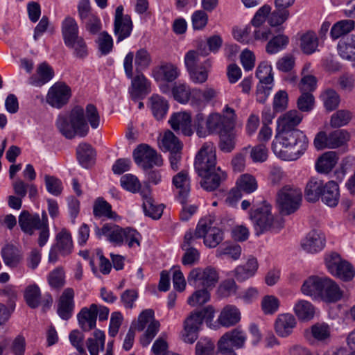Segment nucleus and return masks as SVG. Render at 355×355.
<instances>
[{
	"label": "nucleus",
	"mask_w": 355,
	"mask_h": 355,
	"mask_svg": "<svg viewBox=\"0 0 355 355\" xmlns=\"http://www.w3.org/2000/svg\"><path fill=\"white\" fill-rule=\"evenodd\" d=\"M1 255L4 263L10 268H15L21 260V254L17 247L7 244L2 248Z\"/></svg>",
	"instance_id": "nucleus-30"
},
{
	"label": "nucleus",
	"mask_w": 355,
	"mask_h": 355,
	"mask_svg": "<svg viewBox=\"0 0 355 355\" xmlns=\"http://www.w3.org/2000/svg\"><path fill=\"white\" fill-rule=\"evenodd\" d=\"M241 319L239 309L234 305L225 306L220 312L218 318L219 323L226 327L236 324Z\"/></svg>",
	"instance_id": "nucleus-29"
},
{
	"label": "nucleus",
	"mask_w": 355,
	"mask_h": 355,
	"mask_svg": "<svg viewBox=\"0 0 355 355\" xmlns=\"http://www.w3.org/2000/svg\"><path fill=\"white\" fill-rule=\"evenodd\" d=\"M352 119V113L346 110H340L334 113L331 117L330 125L340 128L347 125Z\"/></svg>",
	"instance_id": "nucleus-57"
},
{
	"label": "nucleus",
	"mask_w": 355,
	"mask_h": 355,
	"mask_svg": "<svg viewBox=\"0 0 355 355\" xmlns=\"http://www.w3.org/2000/svg\"><path fill=\"white\" fill-rule=\"evenodd\" d=\"M132 30V22L130 16L125 15V17L119 21H114V31L119 42L128 37Z\"/></svg>",
	"instance_id": "nucleus-40"
},
{
	"label": "nucleus",
	"mask_w": 355,
	"mask_h": 355,
	"mask_svg": "<svg viewBox=\"0 0 355 355\" xmlns=\"http://www.w3.org/2000/svg\"><path fill=\"white\" fill-rule=\"evenodd\" d=\"M303 115L296 110H290L277 119V131L300 130L296 127L302 122Z\"/></svg>",
	"instance_id": "nucleus-18"
},
{
	"label": "nucleus",
	"mask_w": 355,
	"mask_h": 355,
	"mask_svg": "<svg viewBox=\"0 0 355 355\" xmlns=\"http://www.w3.org/2000/svg\"><path fill=\"white\" fill-rule=\"evenodd\" d=\"M220 141L218 147L221 151L224 153H230L234 148L236 144V133L234 127H228L220 133L218 134Z\"/></svg>",
	"instance_id": "nucleus-32"
},
{
	"label": "nucleus",
	"mask_w": 355,
	"mask_h": 355,
	"mask_svg": "<svg viewBox=\"0 0 355 355\" xmlns=\"http://www.w3.org/2000/svg\"><path fill=\"white\" fill-rule=\"evenodd\" d=\"M324 106L328 111L336 110L340 103V96L338 93L331 89L325 90L321 95Z\"/></svg>",
	"instance_id": "nucleus-53"
},
{
	"label": "nucleus",
	"mask_w": 355,
	"mask_h": 355,
	"mask_svg": "<svg viewBox=\"0 0 355 355\" xmlns=\"http://www.w3.org/2000/svg\"><path fill=\"white\" fill-rule=\"evenodd\" d=\"M321 200L323 203L330 207H336L339 202L340 192L338 184L334 181H329L325 186L321 195Z\"/></svg>",
	"instance_id": "nucleus-26"
},
{
	"label": "nucleus",
	"mask_w": 355,
	"mask_h": 355,
	"mask_svg": "<svg viewBox=\"0 0 355 355\" xmlns=\"http://www.w3.org/2000/svg\"><path fill=\"white\" fill-rule=\"evenodd\" d=\"M214 313L212 306H207L201 311L191 312L184 322L183 340L187 343H194L198 338V331L203 320L207 322H211Z\"/></svg>",
	"instance_id": "nucleus-5"
},
{
	"label": "nucleus",
	"mask_w": 355,
	"mask_h": 355,
	"mask_svg": "<svg viewBox=\"0 0 355 355\" xmlns=\"http://www.w3.org/2000/svg\"><path fill=\"white\" fill-rule=\"evenodd\" d=\"M311 334L315 340L325 342L330 338L331 329L327 324L317 323L311 327Z\"/></svg>",
	"instance_id": "nucleus-60"
},
{
	"label": "nucleus",
	"mask_w": 355,
	"mask_h": 355,
	"mask_svg": "<svg viewBox=\"0 0 355 355\" xmlns=\"http://www.w3.org/2000/svg\"><path fill=\"white\" fill-rule=\"evenodd\" d=\"M289 38L285 35L273 37L266 44V51L268 54H275L284 49L288 44Z\"/></svg>",
	"instance_id": "nucleus-50"
},
{
	"label": "nucleus",
	"mask_w": 355,
	"mask_h": 355,
	"mask_svg": "<svg viewBox=\"0 0 355 355\" xmlns=\"http://www.w3.org/2000/svg\"><path fill=\"white\" fill-rule=\"evenodd\" d=\"M246 340V335L238 329L225 333L218 340L223 343L232 345L236 348H242Z\"/></svg>",
	"instance_id": "nucleus-43"
},
{
	"label": "nucleus",
	"mask_w": 355,
	"mask_h": 355,
	"mask_svg": "<svg viewBox=\"0 0 355 355\" xmlns=\"http://www.w3.org/2000/svg\"><path fill=\"white\" fill-rule=\"evenodd\" d=\"M98 315V305L92 304L89 307H83L77 315L80 327L84 331L94 329Z\"/></svg>",
	"instance_id": "nucleus-16"
},
{
	"label": "nucleus",
	"mask_w": 355,
	"mask_h": 355,
	"mask_svg": "<svg viewBox=\"0 0 355 355\" xmlns=\"http://www.w3.org/2000/svg\"><path fill=\"white\" fill-rule=\"evenodd\" d=\"M309 68V65H306L302 71V78L299 84V87L302 92L311 93L316 89L317 80L315 77L313 75L305 74V71H308Z\"/></svg>",
	"instance_id": "nucleus-52"
},
{
	"label": "nucleus",
	"mask_w": 355,
	"mask_h": 355,
	"mask_svg": "<svg viewBox=\"0 0 355 355\" xmlns=\"http://www.w3.org/2000/svg\"><path fill=\"white\" fill-rule=\"evenodd\" d=\"M173 184L178 189L177 199L180 203H184L190 191V180L187 173L180 171L173 178Z\"/></svg>",
	"instance_id": "nucleus-25"
},
{
	"label": "nucleus",
	"mask_w": 355,
	"mask_h": 355,
	"mask_svg": "<svg viewBox=\"0 0 355 355\" xmlns=\"http://www.w3.org/2000/svg\"><path fill=\"white\" fill-rule=\"evenodd\" d=\"M325 262L329 272L343 281H349L355 275V270L352 266L343 260L336 252L329 254L325 259Z\"/></svg>",
	"instance_id": "nucleus-9"
},
{
	"label": "nucleus",
	"mask_w": 355,
	"mask_h": 355,
	"mask_svg": "<svg viewBox=\"0 0 355 355\" xmlns=\"http://www.w3.org/2000/svg\"><path fill=\"white\" fill-rule=\"evenodd\" d=\"M141 196L143 198V209L146 216L153 219H159L163 212V205H156L154 199L150 196L149 189H142Z\"/></svg>",
	"instance_id": "nucleus-23"
},
{
	"label": "nucleus",
	"mask_w": 355,
	"mask_h": 355,
	"mask_svg": "<svg viewBox=\"0 0 355 355\" xmlns=\"http://www.w3.org/2000/svg\"><path fill=\"white\" fill-rule=\"evenodd\" d=\"M71 95L70 87L64 83H55L49 89L46 102L55 108H61L66 105Z\"/></svg>",
	"instance_id": "nucleus-12"
},
{
	"label": "nucleus",
	"mask_w": 355,
	"mask_h": 355,
	"mask_svg": "<svg viewBox=\"0 0 355 355\" xmlns=\"http://www.w3.org/2000/svg\"><path fill=\"white\" fill-rule=\"evenodd\" d=\"M76 155L80 164L85 168H88L94 163L95 151L89 144H80L76 149Z\"/></svg>",
	"instance_id": "nucleus-38"
},
{
	"label": "nucleus",
	"mask_w": 355,
	"mask_h": 355,
	"mask_svg": "<svg viewBox=\"0 0 355 355\" xmlns=\"http://www.w3.org/2000/svg\"><path fill=\"white\" fill-rule=\"evenodd\" d=\"M24 299L29 307L32 309L38 307L41 302V292L39 286L36 284L27 286L24 292Z\"/></svg>",
	"instance_id": "nucleus-51"
},
{
	"label": "nucleus",
	"mask_w": 355,
	"mask_h": 355,
	"mask_svg": "<svg viewBox=\"0 0 355 355\" xmlns=\"http://www.w3.org/2000/svg\"><path fill=\"white\" fill-rule=\"evenodd\" d=\"M327 277L311 276L302 286V292L306 295H310L313 298H320L322 295L324 286Z\"/></svg>",
	"instance_id": "nucleus-20"
},
{
	"label": "nucleus",
	"mask_w": 355,
	"mask_h": 355,
	"mask_svg": "<svg viewBox=\"0 0 355 355\" xmlns=\"http://www.w3.org/2000/svg\"><path fill=\"white\" fill-rule=\"evenodd\" d=\"M338 51L340 55L346 60H355V35H351L339 42Z\"/></svg>",
	"instance_id": "nucleus-46"
},
{
	"label": "nucleus",
	"mask_w": 355,
	"mask_h": 355,
	"mask_svg": "<svg viewBox=\"0 0 355 355\" xmlns=\"http://www.w3.org/2000/svg\"><path fill=\"white\" fill-rule=\"evenodd\" d=\"M300 49L307 55H311L316 51L318 46V38L315 32L309 31L300 37Z\"/></svg>",
	"instance_id": "nucleus-42"
},
{
	"label": "nucleus",
	"mask_w": 355,
	"mask_h": 355,
	"mask_svg": "<svg viewBox=\"0 0 355 355\" xmlns=\"http://www.w3.org/2000/svg\"><path fill=\"white\" fill-rule=\"evenodd\" d=\"M338 161V157L336 152L329 151L324 153L320 156L315 164V168L318 172L327 173L332 170Z\"/></svg>",
	"instance_id": "nucleus-36"
},
{
	"label": "nucleus",
	"mask_w": 355,
	"mask_h": 355,
	"mask_svg": "<svg viewBox=\"0 0 355 355\" xmlns=\"http://www.w3.org/2000/svg\"><path fill=\"white\" fill-rule=\"evenodd\" d=\"M325 184L324 182L316 178H311L306 183L304 196L306 200L310 202H315L321 197Z\"/></svg>",
	"instance_id": "nucleus-27"
},
{
	"label": "nucleus",
	"mask_w": 355,
	"mask_h": 355,
	"mask_svg": "<svg viewBox=\"0 0 355 355\" xmlns=\"http://www.w3.org/2000/svg\"><path fill=\"white\" fill-rule=\"evenodd\" d=\"M328 148L334 149L345 144L349 139V133L344 130H336L328 135Z\"/></svg>",
	"instance_id": "nucleus-49"
},
{
	"label": "nucleus",
	"mask_w": 355,
	"mask_h": 355,
	"mask_svg": "<svg viewBox=\"0 0 355 355\" xmlns=\"http://www.w3.org/2000/svg\"><path fill=\"white\" fill-rule=\"evenodd\" d=\"M301 200L302 192L296 188L286 186L277 193V202L280 211L284 214L288 215L297 210Z\"/></svg>",
	"instance_id": "nucleus-7"
},
{
	"label": "nucleus",
	"mask_w": 355,
	"mask_h": 355,
	"mask_svg": "<svg viewBox=\"0 0 355 355\" xmlns=\"http://www.w3.org/2000/svg\"><path fill=\"white\" fill-rule=\"evenodd\" d=\"M48 283L51 288L54 290L61 289L65 284L64 272L60 268H57L51 271L48 275Z\"/></svg>",
	"instance_id": "nucleus-56"
},
{
	"label": "nucleus",
	"mask_w": 355,
	"mask_h": 355,
	"mask_svg": "<svg viewBox=\"0 0 355 355\" xmlns=\"http://www.w3.org/2000/svg\"><path fill=\"white\" fill-rule=\"evenodd\" d=\"M174 99L180 103H187L193 95V89L186 83H175L171 89Z\"/></svg>",
	"instance_id": "nucleus-45"
},
{
	"label": "nucleus",
	"mask_w": 355,
	"mask_h": 355,
	"mask_svg": "<svg viewBox=\"0 0 355 355\" xmlns=\"http://www.w3.org/2000/svg\"><path fill=\"white\" fill-rule=\"evenodd\" d=\"M171 128L180 131L184 136L191 137L193 134L191 115L187 112H180L172 114L169 119Z\"/></svg>",
	"instance_id": "nucleus-14"
},
{
	"label": "nucleus",
	"mask_w": 355,
	"mask_h": 355,
	"mask_svg": "<svg viewBox=\"0 0 355 355\" xmlns=\"http://www.w3.org/2000/svg\"><path fill=\"white\" fill-rule=\"evenodd\" d=\"M178 67L171 63L162 64L155 72L154 76L156 80L173 82L180 76Z\"/></svg>",
	"instance_id": "nucleus-31"
},
{
	"label": "nucleus",
	"mask_w": 355,
	"mask_h": 355,
	"mask_svg": "<svg viewBox=\"0 0 355 355\" xmlns=\"http://www.w3.org/2000/svg\"><path fill=\"white\" fill-rule=\"evenodd\" d=\"M355 28V21L352 19H343L335 23L331 28L330 35L333 40L343 37Z\"/></svg>",
	"instance_id": "nucleus-44"
},
{
	"label": "nucleus",
	"mask_w": 355,
	"mask_h": 355,
	"mask_svg": "<svg viewBox=\"0 0 355 355\" xmlns=\"http://www.w3.org/2000/svg\"><path fill=\"white\" fill-rule=\"evenodd\" d=\"M124 229L114 223H105L102 227L98 225L95 226V235L101 239L103 236H105L110 242L121 245L123 243Z\"/></svg>",
	"instance_id": "nucleus-13"
},
{
	"label": "nucleus",
	"mask_w": 355,
	"mask_h": 355,
	"mask_svg": "<svg viewBox=\"0 0 355 355\" xmlns=\"http://www.w3.org/2000/svg\"><path fill=\"white\" fill-rule=\"evenodd\" d=\"M238 187L246 193H250L257 189V183L255 178L248 174H244L237 180Z\"/></svg>",
	"instance_id": "nucleus-61"
},
{
	"label": "nucleus",
	"mask_w": 355,
	"mask_h": 355,
	"mask_svg": "<svg viewBox=\"0 0 355 355\" xmlns=\"http://www.w3.org/2000/svg\"><path fill=\"white\" fill-rule=\"evenodd\" d=\"M133 158L135 163L145 169H149L154 166H161L163 159L155 150L147 144H140L133 151Z\"/></svg>",
	"instance_id": "nucleus-10"
},
{
	"label": "nucleus",
	"mask_w": 355,
	"mask_h": 355,
	"mask_svg": "<svg viewBox=\"0 0 355 355\" xmlns=\"http://www.w3.org/2000/svg\"><path fill=\"white\" fill-rule=\"evenodd\" d=\"M131 83L130 93L131 97L136 100L144 98L150 92V83L140 71L133 77Z\"/></svg>",
	"instance_id": "nucleus-19"
},
{
	"label": "nucleus",
	"mask_w": 355,
	"mask_h": 355,
	"mask_svg": "<svg viewBox=\"0 0 355 355\" xmlns=\"http://www.w3.org/2000/svg\"><path fill=\"white\" fill-rule=\"evenodd\" d=\"M325 236L321 232L311 231L302 241V248L309 253H317L325 245Z\"/></svg>",
	"instance_id": "nucleus-17"
},
{
	"label": "nucleus",
	"mask_w": 355,
	"mask_h": 355,
	"mask_svg": "<svg viewBox=\"0 0 355 355\" xmlns=\"http://www.w3.org/2000/svg\"><path fill=\"white\" fill-rule=\"evenodd\" d=\"M62 35L64 44L78 37V26L74 18L67 17L62 22Z\"/></svg>",
	"instance_id": "nucleus-33"
},
{
	"label": "nucleus",
	"mask_w": 355,
	"mask_h": 355,
	"mask_svg": "<svg viewBox=\"0 0 355 355\" xmlns=\"http://www.w3.org/2000/svg\"><path fill=\"white\" fill-rule=\"evenodd\" d=\"M272 70V67L268 62H263L259 64L257 69L256 76L259 80L260 83L272 85L273 82Z\"/></svg>",
	"instance_id": "nucleus-54"
},
{
	"label": "nucleus",
	"mask_w": 355,
	"mask_h": 355,
	"mask_svg": "<svg viewBox=\"0 0 355 355\" xmlns=\"http://www.w3.org/2000/svg\"><path fill=\"white\" fill-rule=\"evenodd\" d=\"M160 148L164 152L182 150L183 144L180 139L168 130L166 131L159 144Z\"/></svg>",
	"instance_id": "nucleus-34"
},
{
	"label": "nucleus",
	"mask_w": 355,
	"mask_h": 355,
	"mask_svg": "<svg viewBox=\"0 0 355 355\" xmlns=\"http://www.w3.org/2000/svg\"><path fill=\"white\" fill-rule=\"evenodd\" d=\"M88 123L93 129L100 124V115L93 104L87 105L85 110L76 106L69 114H60L55 122L59 132L67 139H73L76 135L84 137L89 130Z\"/></svg>",
	"instance_id": "nucleus-1"
},
{
	"label": "nucleus",
	"mask_w": 355,
	"mask_h": 355,
	"mask_svg": "<svg viewBox=\"0 0 355 355\" xmlns=\"http://www.w3.org/2000/svg\"><path fill=\"white\" fill-rule=\"evenodd\" d=\"M57 243L55 246L60 252L65 256L69 254L73 248V242L71 234L66 230H62L56 236Z\"/></svg>",
	"instance_id": "nucleus-48"
},
{
	"label": "nucleus",
	"mask_w": 355,
	"mask_h": 355,
	"mask_svg": "<svg viewBox=\"0 0 355 355\" xmlns=\"http://www.w3.org/2000/svg\"><path fill=\"white\" fill-rule=\"evenodd\" d=\"M321 299L326 302H334L341 299L343 292L339 286L331 279L327 277Z\"/></svg>",
	"instance_id": "nucleus-37"
},
{
	"label": "nucleus",
	"mask_w": 355,
	"mask_h": 355,
	"mask_svg": "<svg viewBox=\"0 0 355 355\" xmlns=\"http://www.w3.org/2000/svg\"><path fill=\"white\" fill-rule=\"evenodd\" d=\"M150 101L153 116L157 120L162 119L166 116L169 107L168 101L158 94H153Z\"/></svg>",
	"instance_id": "nucleus-41"
},
{
	"label": "nucleus",
	"mask_w": 355,
	"mask_h": 355,
	"mask_svg": "<svg viewBox=\"0 0 355 355\" xmlns=\"http://www.w3.org/2000/svg\"><path fill=\"white\" fill-rule=\"evenodd\" d=\"M150 62L151 58L146 49H140L136 52L135 65L137 72L148 68Z\"/></svg>",
	"instance_id": "nucleus-63"
},
{
	"label": "nucleus",
	"mask_w": 355,
	"mask_h": 355,
	"mask_svg": "<svg viewBox=\"0 0 355 355\" xmlns=\"http://www.w3.org/2000/svg\"><path fill=\"white\" fill-rule=\"evenodd\" d=\"M271 205L266 201L250 210V218L253 223L255 234L259 236L266 232L277 233L284 225V220L279 216L271 212Z\"/></svg>",
	"instance_id": "nucleus-4"
},
{
	"label": "nucleus",
	"mask_w": 355,
	"mask_h": 355,
	"mask_svg": "<svg viewBox=\"0 0 355 355\" xmlns=\"http://www.w3.org/2000/svg\"><path fill=\"white\" fill-rule=\"evenodd\" d=\"M197 236L204 239L206 246L216 248L223 239V232L220 229L211 226L210 221L201 220L197 225Z\"/></svg>",
	"instance_id": "nucleus-11"
},
{
	"label": "nucleus",
	"mask_w": 355,
	"mask_h": 355,
	"mask_svg": "<svg viewBox=\"0 0 355 355\" xmlns=\"http://www.w3.org/2000/svg\"><path fill=\"white\" fill-rule=\"evenodd\" d=\"M211 64L206 60L199 67L188 71L190 80L195 84H202L208 78Z\"/></svg>",
	"instance_id": "nucleus-47"
},
{
	"label": "nucleus",
	"mask_w": 355,
	"mask_h": 355,
	"mask_svg": "<svg viewBox=\"0 0 355 355\" xmlns=\"http://www.w3.org/2000/svg\"><path fill=\"white\" fill-rule=\"evenodd\" d=\"M296 324V320L292 314H280L275 320V329L279 336L285 338L291 334Z\"/></svg>",
	"instance_id": "nucleus-22"
},
{
	"label": "nucleus",
	"mask_w": 355,
	"mask_h": 355,
	"mask_svg": "<svg viewBox=\"0 0 355 355\" xmlns=\"http://www.w3.org/2000/svg\"><path fill=\"white\" fill-rule=\"evenodd\" d=\"M236 114L234 109L225 105L223 114L211 113L206 118L207 136L213 134H219L228 127H234Z\"/></svg>",
	"instance_id": "nucleus-6"
},
{
	"label": "nucleus",
	"mask_w": 355,
	"mask_h": 355,
	"mask_svg": "<svg viewBox=\"0 0 355 355\" xmlns=\"http://www.w3.org/2000/svg\"><path fill=\"white\" fill-rule=\"evenodd\" d=\"M294 313L300 320L307 321L311 320L315 314V308L309 301L298 300L293 307Z\"/></svg>",
	"instance_id": "nucleus-39"
},
{
	"label": "nucleus",
	"mask_w": 355,
	"mask_h": 355,
	"mask_svg": "<svg viewBox=\"0 0 355 355\" xmlns=\"http://www.w3.org/2000/svg\"><path fill=\"white\" fill-rule=\"evenodd\" d=\"M258 269L256 258L250 257L244 266H239L235 269V277L238 281H245L252 277Z\"/></svg>",
	"instance_id": "nucleus-35"
},
{
	"label": "nucleus",
	"mask_w": 355,
	"mask_h": 355,
	"mask_svg": "<svg viewBox=\"0 0 355 355\" xmlns=\"http://www.w3.org/2000/svg\"><path fill=\"white\" fill-rule=\"evenodd\" d=\"M54 76L53 68L46 62L40 64L35 74L28 79V83L35 87H42L49 82Z\"/></svg>",
	"instance_id": "nucleus-21"
},
{
	"label": "nucleus",
	"mask_w": 355,
	"mask_h": 355,
	"mask_svg": "<svg viewBox=\"0 0 355 355\" xmlns=\"http://www.w3.org/2000/svg\"><path fill=\"white\" fill-rule=\"evenodd\" d=\"M308 146V138L301 130L277 131L272 150L282 160L295 161L304 153Z\"/></svg>",
	"instance_id": "nucleus-3"
},
{
	"label": "nucleus",
	"mask_w": 355,
	"mask_h": 355,
	"mask_svg": "<svg viewBox=\"0 0 355 355\" xmlns=\"http://www.w3.org/2000/svg\"><path fill=\"white\" fill-rule=\"evenodd\" d=\"M190 285L196 287H202L207 289L213 288L219 279L217 270L211 267L196 268L191 270L188 276Z\"/></svg>",
	"instance_id": "nucleus-8"
},
{
	"label": "nucleus",
	"mask_w": 355,
	"mask_h": 355,
	"mask_svg": "<svg viewBox=\"0 0 355 355\" xmlns=\"http://www.w3.org/2000/svg\"><path fill=\"white\" fill-rule=\"evenodd\" d=\"M121 187L133 193L141 192V184L138 178L132 174H125L121 178Z\"/></svg>",
	"instance_id": "nucleus-58"
},
{
	"label": "nucleus",
	"mask_w": 355,
	"mask_h": 355,
	"mask_svg": "<svg viewBox=\"0 0 355 355\" xmlns=\"http://www.w3.org/2000/svg\"><path fill=\"white\" fill-rule=\"evenodd\" d=\"M195 170L201 180V187L207 191L218 189L227 178L226 173L216 167L215 146L212 142H205L198 152L194 162Z\"/></svg>",
	"instance_id": "nucleus-2"
},
{
	"label": "nucleus",
	"mask_w": 355,
	"mask_h": 355,
	"mask_svg": "<svg viewBox=\"0 0 355 355\" xmlns=\"http://www.w3.org/2000/svg\"><path fill=\"white\" fill-rule=\"evenodd\" d=\"M19 224L24 232L32 235L35 230L41 227L40 217L38 214L23 211L19 216Z\"/></svg>",
	"instance_id": "nucleus-24"
},
{
	"label": "nucleus",
	"mask_w": 355,
	"mask_h": 355,
	"mask_svg": "<svg viewBox=\"0 0 355 355\" xmlns=\"http://www.w3.org/2000/svg\"><path fill=\"white\" fill-rule=\"evenodd\" d=\"M93 214L96 218H106L116 220L119 216L112 209V205L103 198H97L93 206Z\"/></svg>",
	"instance_id": "nucleus-28"
},
{
	"label": "nucleus",
	"mask_w": 355,
	"mask_h": 355,
	"mask_svg": "<svg viewBox=\"0 0 355 355\" xmlns=\"http://www.w3.org/2000/svg\"><path fill=\"white\" fill-rule=\"evenodd\" d=\"M210 293L209 289L202 288L195 291L187 300V303L191 306H202L209 302Z\"/></svg>",
	"instance_id": "nucleus-59"
},
{
	"label": "nucleus",
	"mask_w": 355,
	"mask_h": 355,
	"mask_svg": "<svg viewBox=\"0 0 355 355\" xmlns=\"http://www.w3.org/2000/svg\"><path fill=\"white\" fill-rule=\"evenodd\" d=\"M65 45L73 49L74 55L79 58H84L88 54V50L87 44L82 37H78L76 39L71 40L69 44H65Z\"/></svg>",
	"instance_id": "nucleus-62"
},
{
	"label": "nucleus",
	"mask_w": 355,
	"mask_h": 355,
	"mask_svg": "<svg viewBox=\"0 0 355 355\" xmlns=\"http://www.w3.org/2000/svg\"><path fill=\"white\" fill-rule=\"evenodd\" d=\"M290 12L288 9L275 8L270 12L268 17V23L271 26H277L284 23L289 17Z\"/></svg>",
	"instance_id": "nucleus-55"
},
{
	"label": "nucleus",
	"mask_w": 355,
	"mask_h": 355,
	"mask_svg": "<svg viewBox=\"0 0 355 355\" xmlns=\"http://www.w3.org/2000/svg\"><path fill=\"white\" fill-rule=\"evenodd\" d=\"M74 291L71 288H65L58 302L57 312L59 316L65 320H69L74 309Z\"/></svg>",
	"instance_id": "nucleus-15"
},
{
	"label": "nucleus",
	"mask_w": 355,
	"mask_h": 355,
	"mask_svg": "<svg viewBox=\"0 0 355 355\" xmlns=\"http://www.w3.org/2000/svg\"><path fill=\"white\" fill-rule=\"evenodd\" d=\"M215 348L214 343L207 338H201L196 345V355H212Z\"/></svg>",
	"instance_id": "nucleus-64"
}]
</instances>
